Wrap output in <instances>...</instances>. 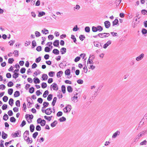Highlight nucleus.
<instances>
[{"label": "nucleus", "mask_w": 147, "mask_h": 147, "mask_svg": "<svg viewBox=\"0 0 147 147\" xmlns=\"http://www.w3.org/2000/svg\"><path fill=\"white\" fill-rule=\"evenodd\" d=\"M53 88V89L54 90H58V88L57 84L55 83H53L51 86Z\"/></svg>", "instance_id": "nucleus-8"}, {"label": "nucleus", "mask_w": 147, "mask_h": 147, "mask_svg": "<svg viewBox=\"0 0 147 147\" xmlns=\"http://www.w3.org/2000/svg\"><path fill=\"white\" fill-rule=\"evenodd\" d=\"M61 90L63 93L64 94L65 93V87L64 85H62L61 86Z\"/></svg>", "instance_id": "nucleus-32"}, {"label": "nucleus", "mask_w": 147, "mask_h": 147, "mask_svg": "<svg viewBox=\"0 0 147 147\" xmlns=\"http://www.w3.org/2000/svg\"><path fill=\"white\" fill-rule=\"evenodd\" d=\"M57 123V121L56 120H55L53 121V123L51 124V127H54L56 126Z\"/></svg>", "instance_id": "nucleus-26"}, {"label": "nucleus", "mask_w": 147, "mask_h": 147, "mask_svg": "<svg viewBox=\"0 0 147 147\" xmlns=\"http://www.w3.org/2000/svg\"><path fill=\"white\" fill-rule=\"evenodd\" d=\"M38 135V132H35V133H34L33 135H32V137H33V138H36V136H37Z\"/></svg>", "instance_id": "nucleus-63"}, {"label": "nucleus", "mask_w": 147, "mask_h": 147, "mask_svg": "<svg viewBox=\"0 0 147 147\" xmlns=\"http://www.w3.org/2000/svg\"><path fill=\"white\" fill-rule=\"evenodd\" d=\"M92 30L93 32H96L97 31V27L93 26L92 27Z\"/></svg>", "instance_id": "nucleus-46"}, {"label": "nucleus", "mask_w": 147, "mask_h": 147, "mask_svg": "<svg viewBox=\"0 0 147 147\" xmlns=\"http://www.w3.org/2000/svg\"><path fill=\"white\" fill-rule=\"evenodd\" d=\"M21 131L18 130L16 131L15 133H13L12 134V136L13 138L17 137H20L21 136Z\"/></svg>", "instance_id": "nucleus-3"}, {"label": "nucleus", "mask_w": 147, "mask_h": 147, "mask_svg": "<svg viewBox=\"0 0 147 147\" xmlns=\"http://www.w3.org/2000/svg\"><path fill=\"white\" fill-rule=\"evenodd\" d=\"M51 50L50 48L48 47H46L45 49V51L46 52H49Z\"/></svg>", "instance_id": "nucleus-50"}, {"label": "nucleus", "mask_w": 147, "mask_h": 147, "mask_svg": "<svg viewBox=\"0 0 147 147\" xmlns=\"http://www.w3.org/2000/svg\"><path fill=\"white\" fill-rule=\"evenodd\" d=\"M10 121L11 122H15L16 121V119L13 117H11L10 119Z\"/></svg>", "instance_id": "nucleus-47"}, {"label": "nucleus", "mask_w": 147, "mask_h": 147, "mask_svg": "<svg viewBox=\"0 0 147 147\" xmlns=\"http://www.w3.org/2000/svg\"><path fill=\"white\" fill-rule=\"evenodd\" d=\"M52 53L55 55H57L59 54V52L58 49H54L53 50Z\"/></svg>", "instance_id": "nucleus-14"}, {"label": "nucleus", "mask_w": 147, "mask_h": 147, "mask_svg": "<svg viewBox=\"0 0 147 147\" xmlns=\"http://www.w3.org/2000/svg\"><path fill=\"white\" fill-rule=\"evenodd\" d=\"M80 8V6L78 5H76V6L74 7V10L75 11L76 10H78Z\"/></svg>", "instance_id": "nucleus-43"}, {"label": "nucleus", "mask_w": 147, "mask_h": 147, "mask_svg": "<svg viewBox=\"0 0 147 147\" xmlns=\"http://www.w3.org/2000/svg\"><path fill=\"white\" fill-rule=\"evenodd\" d=\"M28 117H29V118L30 119H33V116L32 115H30L27 114V115H26L25 117L26 119H27L28 118Z\"/></svg>", "instance_id": "nucleus-21"}, {"label": "nucleus", "mask_w": 147, "mask_h": 147, "mask_svg": "<svg viewBox=\"0 0 147 147\" xmlns=\"http://www.w3.org/2000/svg\"><path fill=\"white\" fill-rule=\"evenodd\" d=\"M33 80H34V82L35 84H38L40 82V80L38 78H34Z\"/></svg>", "instance_id": "nucleus-16"}, {"label": "nucleus", "mask_w": 147, "mask_h": 147, "mask_svg": "<svg viewBox=\"0 0 147 147\" xmlns=\"http://www.w3.org/2000/svg\"><path fill=\"white\" fill-rule=\"evenodd\" d=\"M45 13L44 11L40 12L38 13V17H41L45 15Z\"/></svg>", "instance_id": "nucleus-31"}, {"label": "nucleus", "mask_w": 147, "mask_h": 147, "mask_svg": "<svg viewBox=\"0 0 147 147\" xmlns=\"http://www.w3.org/2000/svg\"><path fill=\"white\" fill-rule=\"evenodd\" d=\"M122 0H116L115 3L116 4V5L117 6H118L119 5V4L121 3Z\"/></svg>", "instance_id": "nucleus-56"}, {"label": "nucleus", "mask_w": 147, "mask_h": 147, "mask_svg": "<svg viewBox=\"0 0 147 147\" xmlns=\"http://www.w3.org/2000/svg\"><path fill=\"white\" fill-rule=\"evenodd\" d=\"M13 92V89L12 88H10L8 89V94L11 95L12 94Z\"/></svg>", "instance_id": "nucleus-38"}, {"label": "nucleus", "mask_w": 147, "mask_h": 147, "mask_svg": "<svg viewBox=\"0 0 147 147\" xmlns=\"http://www.w3.org/2000/svg\"><path fill=\"white\" fill-rule=\"evenodd\" d=\"M71 38L73 40L74 42L76 43V38L74 35H72L71 37Z\"/></svg>", "instance_id": "nucleus-51"}, {"label": "nucleus", "mask_w": 147, "mask_h": 147, "mask_svg": "<svg viewBox=\"0 0 147 147\" xmlns=\"http://www.w3.org/2000/svg\"><path fill=\"white\" fill-rule=\"evenodd\" d=\"M9 118V117L6 114H5L3 117V119L5 121H7V119H8Z\"/></svg>", "instance_id": "nucleus-35"}, {"label": "nucleus", "mask_w": 147, "mask_h": 147, "mask_svg": "<svg viewBox=\"0 0 147 147\" xmlns=\"http://www.w3.org/2000/svg\"><path fill=\"white\" fill-rule=\"evenodd\" d=\"M79 29V28L78 27L77 25H76L74 27L73 29V30L74 31H76L78 30Z\"/></svg>", "instance_id": "nucleus-42"}, {"label": "nucleus", "mask_w": 147, "mask_h": 147, "mask_svg": "<svg viewBox=\"0 0 147 147\" xmlns=\"http://www.w3.org/2000/svg\"><path fill=\"white\" fill-rule=\"evenodd\" d=\"M109 33H99L98 34V36L100 38H103L104 37H107L109 36Z\"/></svg>", "instance_id": "nucleus-5"}, {"label": "nucleus", "mask_w": 147, "mask_h": 147, "mask_svg": "<svg viewBox=\"0 0 147 147\" xmlns=\"http://www.w3.org/2000/svg\"><path fill=\"white\" fill-rule=\"evenodd\" d=\"M55 74V72L53 71H51L49 73V75L51 77H53L54 76Z\"/></svg>", "instance_id": "nucleus-28"}, {"label": "nucleus", "mask_w": 147, "mask_h": 147, "mask_svg": "<svg viewBox=\"0 0 147 147\" xmlns=\"http://www.w3.org/2000/svg\"><path fill=\"white\" fill-rule=\"evenodd\" d=\"M85 30L86 32H89L90 31V28L88 26H86L85 28Z\"/></svg>", "instance_id": "nucleus-49"}, {"label": "nucleus", "mask_w": 147, "mask_h": 147, "mask_svg": "<svg viewBox=\"0 0 147 147\" xmlns=\"http://www.w3.org/2000/svg\"><path fill=\"white\" fill-rule=\"evenodd\" d=\"M34 91V88L33 87L30 88L29 89V92L30 93H32Z\"/></svg>", "instance_id": "nucleus-33"}, {"label": "nucleus", "mask_w": 147, "mask_h": 147, "mask_svg": "<svg viewBox=\"0 0 147 147\" xmlns=\"http://www.w3.org/2000/svg\"><path fill=\"white\" fill-rule=\"evenodd\" d=\"M57 96L59 98H62L63 97L62 94V93H61L60 92H58Z\"/></svg>", "instance_id": "nucleus-62"}, {"label": "nucleus", "mask_w": 147, "mask_h": 147, "mask_svg": "<svg viewBox=\"0 0 147 147\" xmlns=\"http://www.w3.org/2000/svg\"><path fill=\"white\" fill-rule=\"evenodd\" d=\"M35 36L36 37H39L40 36V33L37 31H36L35 32Z\"/></svg>", "instance_id": "nucleus-37"}, {"label": "nucleus", "mask_w": 147, "mask_h": 147, "mask_svg": "<svg viewBox=\"0 0 147 147\" xmlns=\"http://www.w3.org/2000/svg\"><path fill=\"white\" fill-rule=\"evenodd\" d=\"M37 122L38 123H40L41 126H44L46 124V121L45 120H42L40 118H39L37 120Z\"/></svg>", "instance_id": "nucleus-2"}, {"label": "nucleus", "mask_w": 147, "mask_h": 147, "mask_svg": "<svg viewBox=\"0 0 147 147\" xmlns=\"http://www.w3.org/2000/svg\"><path fill=\"white\" fill-rule=\"evenodd\" d=\"M45 113L47 115H50L52 113L51 108H49L45 110Z\"/></svg>", "instance_id": "nucleus-7"}, {"label": "nucleus", "mask_w": 147, "mask_h": 147, "mask_svg": "<svg viewBox=\"0 0 147 147\" xmlns=\"http://www.w3.org/2000/svg\"><path fill=\"white\" fill-rule=\"evenodd\" d=\"M120 134V132L119 131H117L113 134L112 138H115L117 136H119Z\"/></svg>", "instance_id": "nucleus-10"}, {"label": "nucleus", "mask_w": 147, "mask_h": 147, "mask_svg": "<svg viewBox=\"0 0 147 147\" xmlns=\"http://www.w3.org/2000/svg\"><path fill=\"white\" fill-rule=\"evenodd\" d=\"M2 137L3 139H5L7 138V135L4 131H3L2 133Z\"/></svg>", "instance_id": "nucleus-12"}, {"label": "nucleus", "mask_w": 147, "mask_h": 147, "mask_svg": "<svg viewBox=\"0 0 147 147\" xmlns=\"http://www.w3.org/2000/svg\"><path fill=\"white\" fill-rule=\"evenodd\" d=\"M26 141L28 144L31 143L32 142V138H30L28 137L27 138V140H26Z\"/></svg>", "instance_id": "nucleus-34"}, {"label": "nucleus", "mask_w": 147, "mask_h": 147, "mask_svg": "<svg viewBox=\"0 0 147 147\" xmlns=\"http://www.w3.org/2000/svg\"><path fill=\"white\" fill-rule=\"evenodd\" d=\"M106 28H108L110 26V23L108 21H106L104 22Z\"/></svg>", "instance_id": "nucleus-9"}, {"label": "nucleus", "mask_w": 147, "mask_h": 147, "mask_svg": "<svg viewBox=\"0 0 147 147\" xmlns=\"http://www.w3.org/2000/svg\"><path fill=\"white\" fill-rule=\"evenodd\" d=\"M143 34H145L147 33V30L145 28H143L142 31Z\"/></svg>", "instance_id": "nucleus-61"}, {"label": "nucleus", "mask_w": 147, "mask_h": 147, "mask_svg": "<svg viewBox=\"0 0 147 147\" xmlns=\"http://www.w3.org/2000/svg\"><path fill=\"white\" fill-rule=\"evenodd\" d=\"M13 100L12 98H11L10 99L9 102V104L11 106H12L13 104Z\"/></svg>", "instance_id": "nucleus-36"}, {"label": "nucleus", "mask_w": 147, "mask_h": 147, "mask_svg": "<svg viewBox=\"0 0 147 147\" xmlns=\"http://www.w3.org/2000/svg\"><path fill=\"white\" fill-rule=\"evenodd\" d=\"M110 45V41L109 40L104 45L103 48L106 49Z\"/></svg>", "instance_id": "nucleus-23"}, {"label": "nucleus", "mask_w": 147, "mask_h": 147, "mask_svg": "<svg viewBox=\"0 0 147 147\" xmlns=\"http://www.w3.org/2000/svg\"><path fill=\"white\" fill-rule=\"evenodd\" d=\"M78 98V97L77 96H74L72 98L71 100L74 102H77L78 101L77 99Z\"/></svg>", "instance_id": "nucleus-17"}, {"label": "nucleus", "mask_w": 147, "mask_h": 147, "mask_svg": "<svg viewBox=\"0 0 147 147\" xmlns=\"http://www.w3.org/2000/svg\"><path fill=\"white\" fill-rule=\"evenodd\" d=\"M16 106L18 107H20V102L19 100H17L16 102Z\"/></svg>", "instance_id": "nucleus-53"}, {"label": "nucleus", "mask_w": 147, "mask_h": 147, "mask_svg": "<svg viewBox=\"0 0 147 147\" xmlns=\"http://www.w3.org/2000/svg\"><path fill=\"white\" fill-rule=\"evenodd\" d=\"M13 83L11 81L9 82L7 84V86L8 87H11L13 86Z\"/></svg>", "instance_id": "nucleus-54"}, {"label": "nucleus", "mask_w": 147, "mask_h": 147, "mask_svg": "<svg viewBox=\"0 0 147 147\" xmlns=\"http://www.w3.org/2000/svg\"><path fill=\"white\" fill-rule=\"evenodd\" d=\"M71 108L70 105H68L64 109L63 111L65 113H67L68 112H69Z\"/></svg>", "instance_id": "nucleus-4"}, {"label": "nucleus", "mask_w": 147, "mask_h": 147, "mask_svg": "<svg viewBox=\"0 0 147 147\" xmlns=\"http://www.w3.org/2000/svg\"><path fill=\"white\" fill-rule=\"evenodd\" d=\"M85 38V37L84 35H81L80 36L79 38L82 41H83Z\"/></svg>", "instance_id": "nucleus-41"}, {"label": "nucleus", "mask_w": 147, "mask_h": 147, "mask_svg": "<svg viewBox=\"0 0 147 147\" xmlns=\"http://www.w3.org/2000/svg\"><path fill=\"white\" fill-rule=\"evenodd\" d=\"M97 31H98L99 32H101L103 30L102 28L100 26H97Z\"/></svg>", "instance_id": "nucleus-39"}, {"label": "nucleus", "mask_w": 147, "mask_h": 147, "mask_svg": "<svg viewBox=\"0 0 147 147\" xmlns=\"http://www.w3.org/2000/svg\"><path fill=\"white\" fill-rule=\"evenodd\" d=\"M49 105V103L47 102H44L43 103V105L44 107L45 108L47 107Z\"/></svg>", "instance_id": "nucleus-58"}, {"label": "nucleus", "mask_w": 147, "mask_h": 147, "mask_svg": "<svg viewBox=\"0 0 147 147\" xmlns=\"http://www.w3.org/2000/svg\"><path fill=\"white\" fill-rule=\"evenodd\" d=\"M18 73H15L13 75V78H16L18 77Z\"/></svg>", "instance_id": "nucleus-40"}, {"label": "nucleus", "mask_w": 147, "mask_h": 147, "mask_svg": "<svg viewBox=\"0 0 147 147\" xmlns=\"http://www.w3.org/2000/svg\"><path fill=\"white\" fill-rule=\"evenodd\" d=\"M14 61V60L13 58H9L8 59V63L9 64H12Z\"/></svg>", "instance_id": "nucleus-59"}, {"label": "nucleus", "mask_w": 147, "mask_h": 147, "mask_svg": "<svg viewBox=\"0 0 147 147\" xmlns=\"http://www.w3.org/2000/svg\"><path fill=\"white\" fill-rule=\"evenodd\" d=\"M53 45L55 47H58L59 45V41L58 40H55L54 42Z\"/></svg>", "instance_id": "nucleus-11"}, {"label": "nucleus", "mask_w": 147, "mask_h": 147, "mask_svg": "<svg viewBox=\"0 0 147 147\" xmlns=\"http://www.w3.org/2000/svg\"><path fill=\"white\" fill-rule=\"evenodd\" d=\"M47 86V84L45 82H43L41 84V87L43 88H46Z\"/></svg>", "instance_id": "nucleus-48"}, {"label": "nucleus", "mask_w": 147, "mask_h": 147, "mask_svg": "<svg viewBox=\"0 0 147 147\" xmlns=\"http://www.w3.org/2000/svg\"><path fill=\"white\" fill-rule=\"evenodd\" d=\"M42 78L43 80H45L48 79V77L47 74H43L42 75Z\"/></svg>", "instance_id": "nucleus-15"}, {"label": "nucleus", "mask_w": 147, "mask_h": 147, "mask_svg": "<svg viewBox=\"0 0 147 147\" xmlns=\"http://www.w3.org/2000/svg\"><path fill=\"white\" fill-rule=\"evenodd\" d=\"M32 48H34L36 45V42L35 40H33L32 42Z\"/></svg>", "instance_id": "nucleus-45"}, {"label": "nucleus", "mask_w": 147, "mask_h": 147, "mask_svg": "<svg viewBox=\"0 0 147 147\" xmlns=\"http://www.w3.org/2000/svg\"><path fill=\"white\" fill-rule=\"evenodd\" d=\"M67 90L68 92H71L72 91L73 89L70 86H68L67 87Z\"/></svg>", "instance_id": "nucleus-27"}, {"label": "nucleus", "mask_w": 147, "mask_h": 147, "mask_svg": "<svg viewBox=\"0 0 147 147\" xmlns=\"http://www.w3.org/2000/svg\"><path fill=\"white\" fill-rule=\"evenodd\" d=\"M36 129L38 131H40L41 129V128L39 125H37L36 126Z\"/></svg>", "instance_id": "nucleus-64"}, {"label": "nucleus", "mask_w": 147, "mask_h": 147, "mask_svg": "<svg viewBox=\"0 0 147 147\" xmlns=\"http://www.w3.org/2000/svg\"><path fill=\"white\" fill-rule=\"evenodd\" d=\"M3 100L5 102H6L8 100V97L6 96H5L3 98Z\"/></svg>", "instance_id": "nucleus-52"}, {"label": "nucleus", "mask_w": 147, "mask_h": 147, "mask_svg": "<svg viewBox=\"0 0 147 147\" xmlns=\"http://www.w3.org/2000/svg\"><path fill=\"white\" fill-rule=\"evenodd\" d=\"M94 45L95 46L99 47V46H100L102 47V45H101L100 43L99 42H94Z\"/></svg>", "instance_id": "nucleus-25"}, {"label": "nucleus", "mask_w": 147, "mask_h": 147, "mask_svg": "<svg viewBox=\"0 0 147 147\" xmlns=\"http://www.w3.org/2000/svg\"><path fill=\"white\" fill-rule=\"evenodd\" d=\"M57 100L56 97H55L53 99V101L52 102L51 105L52 106H54Z\"/></svg>", "instance_id": "nucleus-24"}, {"label": "nucleus", "mask_w": 147, "mask_h": 147, "mask_svg": "<svg viewBox=\"0 0 147 147\" xmlns=\"http://www.w3.org/2000/svg\"><path fill=\"white\" fill-rule=\"evenodd\" d=\"M49 94V92L48 90H46L45 91L43 95V96L44 98L47 97V95Z\"/></svg>", "instance_id": "nucleus-30"}, {"label": "nucleus", "mask_w": 147, "mask_h": 147, "mask_svg": "<svg viewBox=\"0 0 147 147\" xmlns=\"http://www.w3.org/2000/svg\"><path fill=\"white\" fill-rule=\"evenodd\" d=\"M26 69L24 67L20 69V72L22 74H24L25 73L26 71Z\"/></svg>", "instance_id": "nucleus-60"}, {"label": "nucleus", "mask_w": 147, "mask_h": 147, "mask_svg": "<svg viewBox=\"0 0 147 147\" xmlns=\"http://www.w3.org/2000/svg\"><path fill=\"white\" fill-rule=\"evenodd\" d=\"M118 24V20L117 19H116L113 22V26L117 25Z\"/></svg>", "instance_id": "nucleus-19"}, {"label": "nucleus", "mask_w": 147, "mask_h": 147, "mask_svg": "<svg viewBox=\"0 0 147 147\" xmlns=\"http://www.w3.org/2000/svg\"><path fill=\"white\" fill-rule=\"evenodd\" d=\"M26 124V122L25 120H23L21 124L20 125V126L21 127H23Z\"/></svg>", "instance_id": "nucleus-57"}, {"label": "nucleus", "mask_w": 147, "mask_h": 147, "mask_svg": "<svg viewBox=\"0 0 147 147\" xmlns=\"http://www.w3.org/2000/svg\"><path fill=\"white\" fill-rule=\"evenodd\" d=\"M30 130L31 132H33L34 129V126L33 124L30 125Z\"/></svg>", "instance_id": "nucleus-22"}, {"label": "nucleus", "mask_w": 147, "mask_h": 147, "mask_svg": "<svg viewBox=\"0 0 147 147\" xmlns=\"http://www.w3.org/2000/svg\"><path fill=\"white\" fill-rule=\"evenodd\" d=\"M20 95V92L18 91H16L14 93V96L15 97H16L19 96Z\"/></svg>", "instance_id": "nucleus-18"}, {"label": "nucleus", "mask_w": 147, "mask_h": 147, "mask_svg": "<svg viewBox=\"0 0 147 147\" xmlns=\"http://www.w3.org/2000/svg\"><path fill=\"white\" fill-rule=\"evenodd\" d=\"M66 118L65 117H62L60 118L59 120L60 122H63L65 121L66 120Z\"/></svg>", "instance_id": "nucleus-55"}, {"label": "nucleus", "mask_w": 147, "mask_h": 147, "mask_svg": "<svg viewBox=\"0 0 147 147\" xmlns=\"http://www.w3.org/2000/svg\"><path fill=\"white\" fill-rule=\"evenodd\" d=\"M66 52V49L65 48H62L60 50V52L62 54H63Z\"/></svg>", "instance_id": "nucleus-13"}, {"label": "nucleus", "mask_w": 147, "mask_h": 147, "mask_svg": "<svg viewBox=\"0 0 147 147\" xmlns=\"http://www.w3.org/2000/svg\"><path fill=\"white\" fill-rule=\"evenodd\" d=\"M53 95L52 94H49L47 98V100L49 101L51 100L52 98Z\"/></svg>", "instance_id": "nucleus-44"}, {"label": "nucleus", "mask_w": 147, "mask_h": 147, "mask_svg": "<svg viewBox=\"0 0 147 147\" xmlns=\"http://www.w3.org/2000/svg\"><path fill=\"white\" fill-rule=\"evenodd\" d=\"M144 56V53H142L139 56L136 57V61H139L142 59Z\"/></svg>", "instance_id": "nucleus-6"}, {"label": "nucleus", "mask_w": 147, "mask_h": 147, "mask_svg": "<svg viewBox=\"0 0 147 147\" xmlns=\"http://www.w3.org/2000/svg\"><path fill=\"white\" fill-rule=\"evenodd\" d=\"M147 134V129L140 132L134 138V142L138 141L140 138L142 136L144 135Z\"/></svg>", "instance_id": "nucleus-1"}, {"label": "nucleus", "mask_w": 147, "mask_h": 147, "mask_svg": "<svg viewBox=\"0 0 147 147\" xmlns=\"http://www.w3.org/2000/svg\"><path fill=\"white\" fill-rule=\"evenodd\" d=\"M65 75H69L70 74V70L69 69H67L65 71Z\"/></svg>", "instance_id": "nucleus-29"}, {"label": "nucleus", "mask_w": 147, "mask_h": 147, "mask_svg": "<svg viewBox=\"0 0 147 147\" xmlns=\"http://www.w3.org/2000/svg\"><path fill=\"white\" fill-rule=\"evenodd\" d=\"M63 72L62 71H60L58 72L57 74V77L58 78H60L62 75Z\"/></svg>", "instance_id": "nucleus-20"}]
</instances>
